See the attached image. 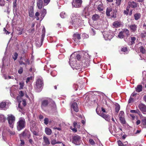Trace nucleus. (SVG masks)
<instances>
[{
	"label": "nucleus",
	"mask_w": 146,
	"mask_h": 146,
	"mask_svg": "<svg viewBox=\"0 0 146 146\" xmlns=\"http://www.w3.org/2000/svg\"><path fill=\"white\" fill-rule=\"evenodd\" d=\"M90 56L88 53L84 51L74 52L71 54L69 64L73 70L80 69L82 67H87L89 66Z\"/></svg>",
	"instance_id": "obj_1"
},
{
	"label": "nucleus",
	"mask_w": 146,
	"mask_h": 146,
	"mask_svg": "<svg viewBox=\"0 0 146 146\" xmlns=\"http://www.w3.org/2000/svg\"><path fill=\"white\" fill-rule=\"evenodd\" d=\"M71 18V21L70 23L72 25L75 27L78 26L82 20L80 15L76 13H74L72 14Z\"/></svg>",
	"instance_id": "obj_2"
},
{
	"label": "nucleus",
	"mask_w": 146,
	"mask_h": 146,
	"mask_svg": "<svg viewBox=\"0 0 146 146\" xmlns=\"http://www.w3.org/2000/svg\"><path fill=\"white\" fill-rule=\"evenodd\" d=\"M26 121L24 118L21 117L19 118L18 122L17 123V128L18 131H20L25 126Z\"/></svg>",
	"instance_id": "obj_3"
},
{
	"label": "nucleus",
	"mask_w": 146,
	"mask_h": 146,
	"mask_svg": "<svg viewBox=\"0 0 146 146\" xmlns=\"http://www.w3.org/2000/svg\"><path fill=\"white\" fill-rule=\"evenodd\" d=\"M24 96H25L26 98H28L29 100H30V98L28 96L26 92L25 91H19L18 96L17 97V100L19 102L18 107L21 109H22L20 106V103L21 102L22 100L21 97Z\"/></svg>",
	"instance_id": "obj_4"
},
{
	"label": "nucleus",
	"mask_w": 146,
	"mask_h": 146,
	"mask_svg": "<svg viewBox=\"0 0 146 146\" xmlns=\"http://www.w3.org/2000/svg\"><path fill=\"white\" fill-rule=\"evenodd\" d=\"M43 85V80L42 78L38 79L36 81L35 88L37 92H40L42 89Z\"/></svg>",
	"instance_id": "obj_5"
},
{
	"label": "nucleus",
	"mask_w": 146,
	"mask_h": 146,
	"mask_svg": "<svg viewBox=\"0 0 146 146\" xmlns=\"http://www.w3.org/2000/svg\"><path fill=\"white\" fill-rule=\"evenodd\" d=\"M104 37L106 40H110L114 36V34L112 31H105L102 33Z\"/></svg>",
	"instance_id": "obj_6"
},
{
	"label": "nucleus",
	"mask_w": 146,
	"mask_h": 146,
	"mask_svg": "<svg viewBox=\"0 0 146 146\" xmlns=\"http://www.w3.org/2000/svg\"><path fill=\"white\" fill-rule=\"evenodd\" d=\"M129 31L127 29H123L118 35V36L120 38H123L125 36L129 35Z\"/></svg>",
	"instance_id": "obj_7"
},
{
	"label": "nucleus",
	"mask_w": 146,
	"mask_h": 146,
	"mask_svg": "<svg viewBox=\"0 0 146 146\" xmlns=\"http://www.w3.org/2000/svg\"><path fill=\"white\" fill-rule=\"evenodd\" d=\"M7 119L10 127L13 128L15 120V117L12 114H9L8 115Z\"/></svg>",
	"instance_id": "obj_8"
},
{
	"label": "nucleus",
	"mask_w": 146,
	"mask_h": 146,
	"mask_svg": "<svg viewBox=\"0 0 146 146\" xmlns=\"http://www.w3.org/2000/svg\"><path fill=\"white\" fill-rule=\"evenodd\" d=\"M51 101V99L47 98L43 100L41 103V107L44 111H45V108L47 107L50 102Z\"/></svg>",
	"instance_id": "obj_9"
},
{
	"label": "nucleus",
	"mask_w": 146,
	"mask_h": 146,
	"mask_svg": "<svg viewBox=\"0 0 146 146\" xmlns=\"http://www.w3.org/2000/svg\"><path fill=\"white\" fill-rule=\"evenodd\" d=\"M72 142L76 145H79L81 142V137L76 135L72 137Z\"/></svg>",
	"instance_id": "obj_10"
},
{
	"label": "nucleus",
	"mask_w": 146,
	"mask_h": 146,
	"mask_svg": "<svg viewBox=\"0 0 146 146\" xmlns=\"http://www.w3.org/2000/svg\"><path fill=\"white\" fill-rule=\"evenodd\" d=\"M10 104L9 102H2L0 103V108L5 110L8 108Z\"/></svg>",
	"instance_id": "obj_11"
},
{
	"label": "nucleus",
	"mask_w": 146,
	"mask_h": 146,
	"mask_svg": "<svg viewBox=\"0 0 146 146\" xmlns=\"http://www.w3.org/2000/svg\"><path fill=\"white\" fill-rule=\"evenodd\" d=\"M82 3V0H73L72 4L73 7L77 8L80 7Z\"/></svg>",
	"instance_id": "obj_12"
},
{
	"label": "nucleus",
	"mask_w": 146,
	"mask_h": 146,
	"mask_svg": "<svg viewBox=\"0 0 146 146\" xmlns=\"http://www.w3.org/2000/svg\"><path fill=\"white\" fill-rule=\"evenodd\" d=\"M139 110L144 114H146V106L142 103L139 104L138 105Z\"/></svg>",
	"instance_id": "obj_13"
},
{
	"label": "nucleus",
	"mask_w": 146,
	"mask_h": 146,
	"mask_svg": "<svg viewBox=\"0 0 146 146\" xmlns=\"http://www.w3.org/2000/svg\"><path fill=\"white\" fill-rule=\"evenodd\" d=\"M128 5V6L127 7H128L129 8L130 7L135 8L137 6V3L134 1L129 2Z\"/></svg>",
	"instance_id": "obj_14"
},
{
	"label": "nucleus",
	"mask_w": 146,
	"mask_h": 146,
	"mask_svg": "<svg viewBox=\"0 0 146 146\" xmlns=\"http://www.w3.org/2000/svg\"><path fill=\"white\" fill-rule=\"evenodd\" d=\"M30 136L29 132L27 130H25L20 135V137L22 136L23 137H27L28 138H29L30 137Z\"/></svg>",
	"instance_id": "obj_15"
},
{
	"label": "nucleus",
	"mask_w": 146,
	"mask_h": 146,
	"mask_svg": "<svg viewBox=\"0 0 146 146\" xmlns=\"http://www.w3.org/2000/svg\"><path fill=\"white\" fill-rule=\"evenodd\" d=\"M129 28L131 31L135 32L137 30V26L135 24H131L129 25Z\"/></svg>",
	"instance_id": "obj_16"
},
{
	"label": "nucleus",
	"mask_w": 146,
	"mask_h": 146,
	"mask_svg": "<svg viewBox=\"0 0 146 146\" xmlns=\"http://www.w3.org/2000/svg\"><path fill=\"white\" fill-rule=\"evenodd\" d=\"M71 108L76 112L78 111L79 109L78 105L77 103L75 102H74L72 103L71 105Z\"/></svg>",
	"instance_id": "obj_17"
},
{
	"label": "nucleus",
	"mask_w": 146,
	"mask_h": 146,
	"mask_svg": "<svg viewBox=\"0 0 146 146\" xmlns=\"http://www.w3.org/2000/svg\"><path fill=\"white\" fill-rule=\"evenodd\" d=\"M43 4V0H37V5L39 9L42 8Z\"/></svg>",
	"instance_id": "obj_18"
},
{
	"label": "nucleus",
	"mask_w": 146,
	"mask_h": 146,
	"mask_svg": "<svg viewBox=\"0 0 146 146\" xmlns=\"http://www.w3.org/2000/svg\"><path fill=\"white\" fill-rule=\"evenodd\" d=\"M74 87L75 90H77L78 89H80L82 88V87L83 86L82 84L79 83L78 84H75L74 85Z\"/></svg>",
	"instance_id": "obj_19"
},
{
	"label": "nucleus",
	"mask_w": 146,
	"mask_h": 146,
	"mask_svg": "<svg viewBox=\"0 0 146 146\" xmlns=\"http://www.w3.org/2000/svg\"><path fill=\"white\" fill-rule=\"evenodd\" d=\"M82 15L85 17V18H87L88 17V16L89 15V13L88 11L87 8H85L83 11Z\"/></svg>",
	"instance_id": "obj_20"
},
{
	"label": "nucleus",
	"mask_w": 146,
	"mask_h": 146,
	"mask_svg": "<svg viewBox=\"0 0 146 146\" xmlns=\"http://www.w3.org/2000/svg\"><path fill=\"white\" fill-rule=\"evenodd\" d=\"M142 86L141 85H138L135 88V91L138 92H139L142 91Z\"/></svg>",
	"instance_id": "obj_21"
},
{
	"label": "nucleus",
	"mask_w": 146,
	"mask_h": 146,
	"mask_svg": "<svg viewBox=\"0 0 146 146\" xmlns=\"http://www.w3.org/2000/svg\"><path fill=\"white\" fill-rule=\"evenodd\" d=\"M45 132L46 134L48 135H51L52 133L51 129L47 127L45 128Z\"/></svg>",
	"instance_id": "obj_22"
},
{
	"label": "nucleus",
	"mask_w": 146,
	"mask_h": 146,
	"mask_svg": "<svg viewBox=\"0 0 146 146\" xmlns=\"http://www.w3.org/2000/svg\"><path fill=\"white\" fill-rule=\"evenodd\" d=\"M121 25V22L118 21H115L113 23V25L116 28L120 27Z\"/></svg>",
	"instance_id": "obj_23"
},
{
	"label": "nucleus",
	"mask_w": 146,
	"mask_h": 146,
	"mask_svg": "<svg viewBox=\"0 0 146 146\" xmlns=\"http://www.w3.org/2000/svg\"><path fill=\"white\" fill-rule=\"evenodd\" d=\"M74 39V40H80L81 38L80 35L78 33H76L73 36Z\"/></svg>",
	"instance_id": "obj_24"
},
{
	"label": "nucleus",
	"mask_w": 146,
	"mask_h": 146,
	"mask_svg": "<svg viewBox=\"0 0 146 146\" xmlns=\"http://www.w3.org/2000/svg\"><path fill=\"white\" fill-rule=\"evenodd\" d=\"M44 142L46 145H48L50 143L48 138L46 136H44L43 137Z\"/></svg>",
	"instance_id": "obj_25"
},
{
	"label": "nucleus",
	"mask_w": 146,
	"mask_h": 146,
	"mask_svg": "<svg viewBox=\"0 0 146 146\" xmlns=\"http://www.w3.org/2000/svg\"><path fill=\"white\" fill-rule=\"evenodd\" d=\"M100 16L97 14H95L93 15L92 17V20L93 21H96L99 19Z\"/></svg>",
	"instance_id": "obj_26"
},
{
	"label": "nucleus",
	"mask_w": 146,
	"mask_h": 146,
	"mask_svg": "<svg viewBox=\"0 0 146 146\" xmlns=\"http://www.w3.org/2000/svg\"><path fill=\"white\" fill-rule=\"evenodd\" d=\"M41 20H42L44 17L45 15L46 14V10L44 9L41 11Z\"/></svg>",
	"instance_id": "obj_27"
},
{
	"label": "nucleus",
	"mask_w": 146,
	"mask_h": 146,
	"mask_svg": "<svg viewBox=\"0 0 146 146\" xmlns=\"http://www.w3.org/2000/svg\"><path fill=\"white\" fill-rule=\"evenodd\" d=\"M102 117L103 118L105 119V120L108 121H110V118L109 115L105 114L102 115Z\"/></svg>",
	"instance_id": "obj_28"
},
{
	"label": "nucleus",
	"mask_w": 146,
	"mask_h": 146,
	"mask_svg": "<svg viewBox=\"0 0 146 146\" xmlns=\"http://www.w3.org/2000/svg\"><path fill=\"white\" fill-rule=\"evenodd\" d=\"M141 124L143 125V127L146 128V117L142 119L141 121Z\"/></svg>",
	"instance_id": "obj_29"
},
{
	"label": "nucleus",
	"mask_w": 146,
	"mask_h": 146,
	"mask_svg": "<svg viewBox=\"0 0 146 146\" xmlns=\"http://www.w3.org/2000/svg\"><path fill=\"white\" fill-rule=\"evenodd\" d=\"M112 11V9L111 7L107 8L106 11V14L107 15L109 16H110V12Z\"/></svg>",
	"instance_id": "obj_30"
},
{
	"label": "nucleus",
	"mask_w": 146,
	"mask_h": 146,
	"mask_svg": "<svg viewBox=\"0 0 146 146\" xmlns=\"http://www.w3.org/2000/svg\"><path fill=\"white\" fill-rule=\"evenodd\" d=\"M3 77L5 78V79H13L14 77L12 76H7L5 74H4L3 76Z\"/></svg>",
	"instance_id": "obj_31"
},
{
	"label": "nucleus",
	"mask_w": 146,
	"mask_h": 146,
	"mask_svg": "<svg viewBox=\"0 0 146 146\" xmlns=\"http://www.w3.org/2000/svg\"><path fill=\"white\" fill-rule=\"evenodd\" d=\"M121 0H115V7H117L121 4Z\"/></svg>",
	"instance_id": "obj_32"
},
{
	"label": "nucleus",
	"mask_w": 146,
	"mask_h": 146,
	"mask_svg": "<svg viewBox=\"0 0 146 146\" xmlns=\"http://www.w3.org/2000/svg\"><path fill=\"white\" fill-rule=\"evenodd\" d=\"M131 44H134L135 43V41L136 40V38L134 36H131Z\"/></svg>",
	"instance_id": "obj_33"
},
{
	"label": "nucleus",
	"mask_w": 146,
	"mask_h": 146,
	"mask_svg": "<svg viewBox=\"0 0 146 146\" xmlns=\"http://www.w3.org/2000/svg\"><path fill=\"white\" fill-rule=\"evenodd\" d=\"M135 19L136 20H137L139 19L141 17V14L139 13H137L134 15Z\"/></svg>",
	"instance_id": "obj_34"
},
{
	"label": "nucleus",
	"mask_w": 146,
	"mask_h": 146,
	"mask_svg": "<svg viewBox=\"0 0 146 146\" xmlns=\"http://www.w3.org/2000/svg\"><path fill=\"white\" fill-rule=\"evenodd\" d=\"M42 31H43V34H42V37L41 38L40 41L41 42H43V41L44 38V36H45V28H44H44L43 29Z\"/></svg>",
	"instance_id": "obj_35"
},
{
	"label": "nucleus",
	"mask_w": 146,
	"mask_h": 146,
	"mask_svg": "<svg viewBox=\"0 0 146 146\" xmlns=\"http://www.w3.org/2000/svg\"><path fill=\"white\" fill-rule=\"evenodd\" d=\"M60 143V141H56L55 139H52L51 140V143L52 145H54L56 144Z\"/></svg>",
	"instance_id": "obj_36"
},
{
	"label": "nucleus",
	"mask_w": 146,
	"mask_h": 146,
	"mask_svg": "<svg viewBox=\"0 0 146 146\" xmlns=\"http://www.w3.org/2000/svg\"><path fill=\"white\" fill-rule=\"evenodd\" d=\"M120 106L118 104L115 105V111L117 113L120 110Z\"/></svg>",
	"instance_id": "obj_37"
},
{
	"label": "nucleus",
	"mask_w": 146,
	"mask_h": 146,
	"mask_svg": "<svg viewBox=\"0 0 146 146\" xmlns=\"http://www.w3.org/2000/svg\"><path fill=\"white\" fill-rule=\"evenodd\" d=\"M90 34L92 36L96 34L95 30L93 28H91V29H90Z\"/></svg>",
	"instance_id": "obj_38"
},
{
	"label": "nucleus",
	"mask_w": 146,
	"mask_h": 146,
	"mask_svg": "<svg viewBox=\"0 0 146 146\" xmlns=\"http://www.w3.org/2000/svg\"><path fill=\"white\" fill-rule=\"evenodd\" d=\"M42 42H41L40 40V42L37 41L36 42V45L37 47H40L42 45Z\"/></svg>",
	"instance_id": "obj_39"
},
{
	"label": "nucleus",
	"mask_w": 146,
	"mask_h": 146,
	"mask_svg": "<svg viewBox=\"0 0 146 146\" xmlns=\"http://www.w3.org/2000/svg\"><path fill=\"white\" fill-rule=\"evenodd\" d=\"M60 16L62 18H64L67 17V15L65 12H62L60 13Z\"/></svg>",
	"instance_id": "obj_40"
},
{
	"label": "nucleus",
	"mask_w": 146,
	"mask_h": 146,
	"mask_svg": "<svg viewBox=\"0 0 146 146\" xmlns=\"http://www.w3.org/2000/svg\"><path fill=\"white\" fill-rule=\"evenodd\" d=\"M119 118V120L121 123L123 124H125L126 123V121L125 118L123 117H120Z\"/></svg>",
	"instance_id": "obj_41"
},
{
	"label": "nucleus",
	"mask_w": 146,
	"mask_h": 146,
	"mask_svg": "<svg viewBox=\"0 0 146 146\" xmlns=\"http://www.w3.org/2000/svg\"><path fill=\"white\" fill-rule=\"evenodd\" d=\"M139 50L140 52L142 53L143 54L145 53L146 50L142 46H141L140 47Z\"/></svg>",
	"instance_id": "obj_42"
},
{
	"label": "nucleus",
	"mask_w": 146,
	"mask_h": 146,
	"mask_svg": "<svg viewBox=\"0 0 146 146\" xmlns=\"http://www.w3.org/2000/svg\"><path fill=\"white\" fill-rule=\"evenodd\" d=\"M121 51L125 52L126 54L128 53L127 48L126 47H123L121 49Z\"/></svg>",
	"instance_id": "obj_43"
},
{
	"label": "nucleus",
	"mask_w": 146,
	"mask_h": 146,
	"mask_svg": "<svg viewBox=\"0 0 146 146\" xmlns=\"http://www.w3.org/2000/svg\"><path fill=\"white\" fill-rule=\"evenodd\" d=\"M102 27V25L101 24H98L94 26V28L96 29H100Z\"/></svg>",
	"instance_id": "obj_44"
},
{
	"label": "nucleus",
	"mask_w": 146,
	"mask_h": 146,
	"mask_svg": "<svg viewBox=\"0 0 146 146\" xmlns=\"http://www.w3.org/2000/svg\"><path fill=\"white\" fill-rule=\"evenodd\" d=\"M51 75L52 76L54 77L56 76L57 74V72L55 70L52 71L50 73Z\"/></svg>",
	"instance_id": "obj_45"
},
{
	"label": "nucleus",
	"mask_w": 146,
	"mask_h": 146,
	"mask_svg": "<svg viewBox=\"0 0 146 146\" xmlns=\"http://www.w3.org/2000/svg\"><path fill=\"white\" fill-rule=\"evenodd\" d=\"M18 56V54L17 53H15L13 56V58L14 60H17V57Z\"/></svg>",
	"instance_id": "obj_46"
},
{
	"label": "nucleus",
	"mask_w": 146,
	"mask_h": 146,
	"mask_svg": "<svg viewBox=\"0 0 146 146\" xmlns=\"http://www.w3.org/2000/svg\"><path fill=\"white\" fill-rule=\"evenodd\" d=\"M89 142L92 145H94L95 143L94 140L92 139H90L89 140Z\"/></svg>",
	"instance_id": "obj_47"
},
{
	"label": "nucleus",
	"mask_w": 146,
	"mask_h": 146,
	"mask_svg": "<svg viewBox=\"0 0 146 146\" xmlns=\"http://www.w3.org/2000/svg\"><path fill=\"white\" fill-rule=\"evenodd\" d=\"M29 16L31 17H33L34 16L33 11V10L29 11Z\"/></svg>",
	"instance_id": "obj_48"
},
{
	"label": "nucleus",
	"mask_w": 146,
	"mask_h": 146,
	"mask_svg": "<svg viewBox=\"0 0 146 146\" xmlns=\"http://www.w3.org/2000/svg\"><path fill=\"white\" fill-rule=\"evenodd\" d=\"M24 84L23 82H21L19 83L20 89H22L24 86Z\"/></svg>",
	"instance_id": "obj_49"
},
{
	"label": "nucleus",
	"mask_w": 146,
	"mask_h": 146,
	"mask_svg": "<svg viewBox=\"0 0 146 146\" xmlns=\"http://www.w3.org/2000/svg\"><path fill=\"white\" fill-rule=\"evenodd\" d=\"M33 77L31 76L30 77H28L27 78L26 82L27 83L29 82L31 80H32Z\"/></svg>",
	"instance_id": "obj_50"
},
{
	"label": "nucleus",
	"mask_w": 146,
	"mask_h": 146,
	"mask_svg": "<svg viewBox=\"0 0 146 146\" xmlns=\"http://www.w3.org/2000/svg\"><path fill=\"white\" fill-rule=\"evenodd\" d=\"M139 110H131L130 111V112L131 113H138V112H139Z\"/></svg>",
	"instance_id": "obj_51"
},
{
	"label": "nucleus",
	"mask_w": 146,
	"mask_h": 146,
	"mask_svg": "<svg viewBox=\"0 0 146 146\" xmlns=\"http://www.w3.org/2000/svg\"><path fill=\"white\" fill-rule=\"evenodd\" d=\"M140 36L142 38L145 37L146 36V32H144L141 33L140 35Z\"/></svg>",
	"instance_id": "obj_52"
},
{
	"label": "nucleus",
	"mask_w": 146,
	"mask_h": 146,
	"mask_svg": "<svg viewBox=\"0 0 146 146\" xmlns=\"http://www.w3.org/2000/svg\"><path fill=\"white\" fill-rule=\"evenodd\" d=\"M5 4V2L4 0H0V5L2 6L4 5Z\"/></svg>",
	"instance_id": "obj_53"
},
{
	"label": "nucleus",
	"mask_w": 146,
	"mask_h": 146,
	"mask_svg": "<svg viewBox=\"0 0 146 146\" xmlns=\"http://www.w3.org/2000/svg\"><path fill=\"white\" fill-rule=\"evenodd\" d=\"M23 68L21 67L18 70V72L20 74H21L23 72Z\"/></svg>",
	"instance_id": "obj_54"
},
{
	"label": "nucleus",
	"mask_w": 146,
	"mask_h": 146,
	"mask_svg": "<svg viewBox=\"0 0 146 146\" xmlns=\"http://www.w3.org/2000/svg\"><path fill=\"white\" fill-rule=\"evenodd\" d=\"M82 36L84 38H87L89 36L87 34L85 33H84L82 35Z\"/></svg>",
	"instance_id": "obj_55"
},
{
	"label": "nucleus",
	"mask_w": 146,
	"mask_h": 146,
	"mask_svg": "<svg viewBox=\"0 0 146 146\" xmlns=\"http://www.w3.org/2000/svg\"><path fill=\"white\" fill-rule=\"evenodd\" d=\"M124 115V112L123 111H120V113L119 114V118L120 117H123Z\"/></svg>",
	"instance_id": "obj_56"
},
{
	"label": "nucleus",
	"mask_w": 146,
	"mask_h": 146,
	"mask_svg": "<svg viewBox=\"0 0 146 146\" xmlns=\"http://www.w3.org/2000/svg\"><path fill=\"white\" fill-rule=\"evenodd\" d=\"M129 8H128V7H127L126 8V10H124V14L127 15L128 14V11H129Z\"/></svg>",
	"instance_id": "obj_57"
},
{
	"label": "nucleus",
	"mask_w": 146,
	"mask_h": 146,
	"mask_svg": "<svg viewBox=\"0 0 146 146\" xmlns=\"http://www.w3.org/2000/svg\"><path fill=\"white\" fill-rule=\"evenodd\" d=\"M44 123L46 124L47 125L48 124V118H45L44 120Z\"/></svg>",
	"instance_id": "obj_58"
},
{
	"label": "nucleus",
	"mask_w": 146,
	"mask_h": 146,
	"mask_svg": "<svg viewBox=\"0 0 146 146\" xmlns=\"http://www.w3.org/2000/svg\"><path fill=\"white\" fill-rule=\"evenodd\" d=\"M119 146H124L123 143L120 140L117 141Z\"/></svg>",
	"instance_id": "obj_59"
},
{
	"label": "nucleus",
	"mask_w": 146,
	"mask_h": 146,
	"mask_svg": "<svg viewBox=\"0 0 146 146\" xmlns=\"http://www.w3.org/2000/svg\"><path fill=\"white\" fill-rule=\"evenodd\" d=\"M134 101V99L130 97L128 103H131L133 102Z\"/></svg>",
	"instance_id": "obj_60"
},
{
	"label": "nucleus",
	"mask_w": 146,
	"mask_h": 146,
	"mask_svg": "<svg viewBox=\"0 0 146 146\" xmlns=\"http://www.w3.org/2000/svg\"><path fill=\"white\" fill-rule=\"evenodd\" d=\"M100 5H98L97 7V9H98L100 11H102L103 10V9L102 8V7H101L100 6Z\"/></svg>",
	"instance_id": "obj_61"
},
{
	"label": "nucleus",
	"mask_w": 146,
	"mask_h": 146,
	"mask_svg": "<svg viewBox=\"0 0 146 146\" xmlns=\"http://www.w3.org/2000/svg\"><path fill=\"white\" fill-rule=\"evenodd\" d=\"M22 104L24 106H25L26 104V102L25 99L23 100L22 101Z\"/></svg>",
	"instance_id": "obj_62"
},
{
	"label": "nucleus",
	"mask_w": 146,
	"mask_h": 146,
	"mask_svg": "<svg viewBox=\"0 0 146 146\" xmlns=\"http://www.w3.org/2000/svg\"><path fill=\"white\" fill-rule=\"evenodd\" d=\"M0 117H1V119H0V120H4L5 119V117L3 115H0Z\"/></svg>",
	"instance_id": "obj_63"
},
{
	"label": "nucleus",
	"mask_w": 146,
	"mask_h": 146,
	"mask_svg": "<svg viewBox=\"0 0 146 146\" xmlns=\"http://www.w3.org/2000/svg\"><path fill=\"white\" fill-rule=\"evenodd\" d=\"M17 6V3L16 0L15 1L13 2V7L14 8L16 7Z\"/></svg>",
	"instance_id": "obj_64"
}]
</instances>
